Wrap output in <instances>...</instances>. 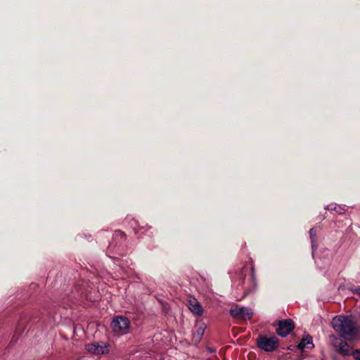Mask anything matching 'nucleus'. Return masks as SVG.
Wrapping results in <instances>:
<instances>
[{"label":"nucleus","instance_id":"obj_1","mask_svg":"<svg viewBox=\"0 0 360 360\" xmlns=\"http://www.w3.org/2000/svg\"><path fill=\"white\" fill-rule=\"evenodd\" d=\"M331 323L334 330L346 340H352L357 334L356 321L352 316H337Z\"/></svg>","mask_w":360,"mask_h":360},{"label":"nucleus","instance_id":"obj_2","mask_svg":"<svg viewBox=\"0 0 360 360\" xmlns=\"http://www.w3.org/2000/svg\"><path fill=\"white\" fill-rule=\"evenodd\" d=\"M259 348L266 352H271L275 350L278 346V338L275 336L266 337L261 335L257 340Z\"/></svg>","mask_w":360,"mask_h":360},{"label":"nucleus","instance_id":"obj_3","mask_svg":"<svg viewBox=\"0 0 360 360\" xmlns=\"http://www.w3.org/2000/svg\"><path fill=\"white\" fill-rule=\"evenodd\" d=\"M130 322L123 316L115 317L112 322V328L116 333H125L129 328Z\"/></svg>","mask_w":360,"mask_h":360},{"label":"nucleus","instance_id":"obj_4","mask_svg":"<svg viewBox=\"0 0 360 360\" xmlns=\"http://www.w3.org/2000/svg\"><path fill=\"white\" fill-rule=\"evenodd\" d=\"M109 345L104 342H94L86 345V349L94 354H105L109 352Z\"/></svg>","mask_w":360,"mask_h":360},{"label":"nucleus","instance_id":"obj_5","mask_svg":"<svg viewBox=\"0 0 360 360\" xmlns=\"http://www.w3.org/2000/svg\"><path fill=\"white\" fill-rule=\"evenodd\" d=\"M294 323L291 319L279 321L276 333L282 337H285L294 329Z\"/></svg>","mask_w":360,"mask_h":360},{"label":"nucleus","instance_id":"obj_6","mask_svg":"<svg viewBox=\"0 0 360 360\" xmlns=\"http://www.w3.org/2000/svg\"><path fill=\"white\" fill-rule=\"evenodd\" d=\"M230 314L233 317L246 320L251 318L253 312L248 308L236 306L235 307L231 309Z\"/></svg>","mask_w":360,"mask_h":360},{"label":"nucleus","instance_id":"obj_7","mask_svg":"<svg viewBox=\"0 0 360 360\" xmlns=\"http://www.w3.org/2000/svg\"><path fill=\"white\" fill-rule=\"evenodd\" d=\"M335 350L343 356L353 355L354 352L348 344L340 338H336L333 342Z\"/></svg>","mask_w":360,"mask_h":360},{"label":"nucleus","instance_id":"obj_8","mask_svg":"<svg viewBox=\"0 0 360 360\" xmlns=\"http://www.w3.org/2000/svg\"><path fill=\"white\" fill-rule=\"evenodd\" d=\"M188 307L191 311L195 316H200L203 314V309L200 302L194 297H191L188 301Z\"/></svg>","mask_w":360,"mask_h":360},{"label":"nucleus","instance_id":"obj_9","mask_svg":"<svg viewBox=\"0 0 360 360\" xmlns=\"http://www.w3.org/2000/svg\"><path fill=\"white\" fill-rule=\"evenodd\" d=\"M206 326L204 323H198L195 326V331L193 335V341L197 344L198 343L205 332Z\"/></svg>","mask_w":360,"mask_h":360},{"label":"nucleus","instance_id":"obj_10","mask_svg":"<svg viewBox=\"0 0 360 360\" xmlns=\"http://www.w3.org/2000/svg\"><path fill=\"white\" fill-rule=\"evenodd\" d=\"M313 347L314 344L312 342V338L309 335H307L304 338H303L297 346V347L301 350H303L305 348L311 349Z\"/></svg>","mask_w":360,"mask_h":360},{"label":"nucleus","instance_id":"obj_11","mask_svg":"<svg viewBox=\"0 0 360 360\" xmlns=\"http://www.w3.org/2000/svg\"><path fill=\"white\" fill-rule=\"evenodd\" d=\"M309 236L311 242L312 250H314L315 248V242H316V231L315 229L312 228L309 231Z\"/></svg>","mask_w":360,"mask_h":360},{"label":"nucleus","instance_id":"obj_12","mask_svg":"<svg viewBox=\"0 0 360 360\" xmlns=\"http://www.w3.org/2000/svg\"><path fill=\"white\" fill-rule=\"evenodd\" d=\"M353 356L356 360H360V350H356L353 353Z\"/></svg>","mask_w":360,"mask_h":360},{"label":"nucleus","instance_id":"obj_13","mask_svg":"<svg viewBox=\"0 0 360 360\" xmlns=\"http://www.w3.org/2000/svg\"><path fill=\"white\" fill-rule=\"evenodd\" d=\"M354 294H356L360 297V287H357L354 289H353Z\"/></svg>","mask_w":360,"mask_h":360},{"label":"nucleus","instance_id":"obj_14","mask_svg":"<svg viewBox=\"0 0 360 360\" xmlns=\"http://www.w3.org/2000/svg\"><path fill=\"white\" fill-rule=\"evenodd\" d=\"M326 210H335L336 209V206H334L333 205H328L326 207Z\"/></svg>","mask_w":360,"mask_h":360}]
</instances>
